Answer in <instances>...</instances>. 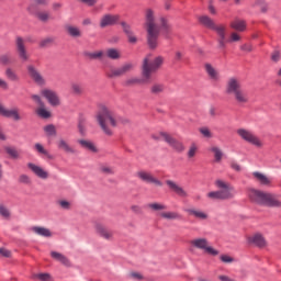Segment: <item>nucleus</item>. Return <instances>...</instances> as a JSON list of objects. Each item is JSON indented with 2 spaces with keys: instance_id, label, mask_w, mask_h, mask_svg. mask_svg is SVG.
I'll return each instance as SVG.
<instances>
[{
  "instance_id": "nucleus-1",
  "label": "nucleus",
  "mask_w": 281,
  "mask_h": 281,
  "mask_svg": "<svg viewBox=\"0 0 281 281\" xmlns=\"http://www.w3.org/2000/svg\"><path fill=\"white\" fill-rule=\"evenodd\" d=\"M153 55H147L143 59L142 65V76L143 79L139 78H130L125 81L126 87H135V85H144L150 82L153 80V74H157V70L161 68V65H164V57L157 56L154 59Z\"/></svg>"
},
{
  "instance_id": "nucleus-2",
  "label": "nucleus",
  "mask_w": 281,
  "mask_h": 281,
  "mask_svg": "<svg viewBox=\"0 0 281 281\" xmlns=\"http://www.w3.org/2000/svg\"><path fill=\"white\" fill-rule=\"evenodd\" d=\"M225 93L227 95H233L235 102L239 106L249 104V93H247V90L243 89V83L238 77H231L227 79L225 85Z\"/></svg>"
},
{
  "instance_id": "nucleus-3",
  "label": "nucleus",
  "mask_w": 281,
  "mask_h": 281,
  "mask_svg": "<svg viewBox=\"0 0 281 281\" xmlns=\"http://www.w3.org/2000/svg\"><path fill=\"white\" fill-rule=\"evenodd\" d=\"M145 29L149 49H157L159 45V24L155 21V11L147 9L145 12Z\"/></svg>"
},
{
  "instance_id": "nucleus-4",
  "label": "nucleus",
  "mask_w": 281,
  "mask_h": 281,
  "mask_svg": "<svg viewBox=\"0 0 281 281\" xmlns=\"http://www.w3.org/2000/svg\"><path fill=\"white\" fill-rule=\"evenodd\" d=\"M95 120L105 135H113L112 128L117 126V120L111 109L106 105H101L95 114Z\"/></svg>"
},
{
  "instance_id": "nucleus-5",
  "label": "nucleus",
  "mask_w": 281,
  "mask_h": 281,
  "mask_svg": "<svg viewBox=\"0 0 281 281\" xmlns=\"http://www.w3.org/2000/svg\"><path fill=\"white\" fill-rule=\"evenodd\" d=\"M248 198L255 205H263L266 207H281V201L278 195L258 189H250Z\"/></svg>"
},
{
  "instance_id": "nucleus-6",
  "label": "nucleus",
  "mask_w": 281,
  "mask_h": 281,
  "mask_svg": "<svg viewBox=\"0 0 281 281\" xmlns=\"http://www.w3.org/2000/svg\"><path fill=\"white\" fill-rule=\"evenodd\" d=\"M214 186L217 188V191H211L206 194L207 199H211V201H229L236 196L234 186L229 182L217 179Z\"/></svg>"
},
{
  "instance_id": "nucleus-7",
  "label": "nucleus",
  "mask_w": 281,
  "mask_h": 281,
  "mask_svg": "<svg viewBox=\"0 0 281 281\" xmlns=\"http://www.w3.org/2000/svg\"><path fill=\"white\" fill-rule=\"evenodd\" d=\"M237 135L247 144L255 146V148L265 147V142H262V139H260V137H258V135H256V133H254L251 130L238 128Z\"/></svg>"
},
{
  "instance_id": "nucleus-8",
  "label": "nucleus",
  "mask_w": 281,
  "mask_h": 281,
  "mask_svg": "<svg viewBox=\"0 0 281 281\" xmlns=\"http://www.w3.org/2000/svg\"><path fill=\"white\" fill-rule=\"evenodd\" d=\"M190 245L195 249H202V251H205V254H209V256H218L220 254L217 249L210 246V241H207V238H194L190 241Z\"/></svg>"
},
{
  "instance_id": "nucleus-9",
  "label": "nucleus",
  "mask_w": 281,
  "mask_h": 281,
  "mask_svg": "<svg viewBox=\"0 0 281 281\" xmlns=\"http://www.w3.org/2000/svg\"><path fill=\"white\" fill-rule=\"evenodd\" d=\"M15 52L23 63L30 60V53L27 52V46H25V40L21 36L15 37Z\"/></svg>"
},
{
  "instance_id": "nucleus-10",
  "label": "nucleus",
  "mask_w": 281,
  "mask_h": 281,
  "mask_svg": "<svg viewBox=\"0 0 281 281\" xmlns=\"http://www.w3.org/2000/svg\"><path fill=\"white\" fill-rule=\"evenodd\" d=\"M159 135L162 137L164 142L170 146V148L176 150V153H183L186 150V145L172 137L170 134L161 132Z\"/></svg>"
},
{
  "instance_id": "nucleus-11",
  "label": "nucleus",
  "mask_w": 281,
  "mask_h": 281,
  "mask_svg": "<svg viewBox=\"0 0 281 281\" xmlns=\"http://www.w3.org/2000/svg\"><path fill=\"white\" fill-rule=\"evenodd\" d=\"M26 69L30 78L33 80V82H35V85H37L38 87H45V85H47V80L36 68V66L29 65Z\"/></svg>"
},
{
  "instance_id": "nucleus-12",
  "label": "nucleus",
  "mask_w": 281,
  "mask_h": 281,
  "mask_svg": "<svg viewBox=\"0 0 281 281\" xmlns=\"http://www.w3.org/2000/svg\"><path fill=\"white\" fill-rule=\"evenodd\" d=\"M136 177L140 179V181H144V183H153V186H157V188H161L164 186V182L161 180L157 179L153 173L148 171L140 170L136 172Z\"/></svg>"
},
{
  "instance_id": "nucleus-13",
  "label": "nucleus",
  "mask_w": 281,
  "mask_h": 281,
  "mask_svg": "<svg viewBox=\"0 0 281 281\" xmlns=\"http://www.w3.org/2000/svg\"><path fill=\"white\" fill-rule=\"evenodd\" d=\"M41 95L47 100L50 106H60V97L56 91L44 88L41 90Z\"/></svg>"
},
{
  "instance_id": "nucleus-14",
  "label": "nucleus",
  "mask_w": 281,
  "mask_h": 281,
  "mask_svg": "<svg viewBox=\"0 0 281 281\" xmlns=\"http://www.w3.org/2000/svg\"><path fill=\"white\" fill-rule=\"evenodd\" d=\"M0 115L2 117H9L13 120L14 122H21V113L19 112L18 108L8 109L3 104L0 103Z\"/></svg>"
},
{
  "instance_id": "nucleus-15",
  "label": "nucleus",
  "mask_w": 281,
  "mask_h": 281,
  "mask_svg": "<svg viewBox=\"0 0 281 281\" xmlns=\"http://www.w3.org/2000/svg\"><path fill=\"white\" fill-rule=\"evenodd\" d=\"M166 186L169 188L170 192L177 194L181 199H188V191L183 189V187L179 186V183L175 182L173 180H166Z\"/></svg>"
},
{
  "instance_id": "nucleus-16",
  "label": "nucleus",
  "mask_w": 281,
  "mask_h": 281,
  "mask_svg": "<svg viewBox=\"0 0 281 281\" xmlns=\"http://www.w3.org/2000/svg\"><path fill=\"white\" fill-rule=\"evenodd\" d=\"M27 168L38 179H43L44 181L49 179V171L45 170V168H43V167H41V166H38L36 164H33V162H29L27 164Z\"/></svg>"
},
{
  "instance_id": "nucleus-17",
  "label": "nucleus",
  "mask_w": 281,
  "mask_h": 281,
  "mask_svg": "<svg viewBox=\"0 0 281 281\" xmlns=\"http://www.w3.org/2000/svg\"><path fill=\"white\" fill-rule=\"evenodd\" d=\"M117 21H120V15H117V14H104L100 19L99 25L102 29L111 27V26L115 25L117 23Z\"/></svg>"
},
{
  "instance_id": "nucleus-18",
  "label": "nucleus",
  "mask_w": 281,
  "mask_h": 281,
  "mask_svg": "<svg viewBox=\"0 0 281 281\" xmlns=\"http://www.w3.org/2000/svg\"><path fill=\"white\" fill-rule=\"evenodd\" d=\"M94 232L100 238H104V240H111L113 238V232L100 223L94 224Z\"/></svg>"
},
{
  "instance_id": "nucleus-19",
  "label": "nucleus",
  "mask_w": 281,
  "mask_h": 281,
  "mask_svg": "<svg viewBox=\"0 0 281 281\" xmlns=\"http://www.w3.org/2000/svg\"><path fill=\"white\" fill-rule=\"evenodd\" d=\"M252 177L254 179H256L257 183H259V186H262L263 188H271V178H269V176L260 172V171H255L252 172Z\"/></svg>"
},
{
  "instance_id": "nucleus-20",
  "label": "nucleus",
  "mask_w": 281,
  "mask_h": 281,
  "mask_svg": "<svg viewBox=\"0 0 281 281\" xmlns=\"http://www.w3.org/2000/svg\"><path fill=\"white\" fill-rule=\"evenodd\" d=\"M249 245H255V247H267V239L260 233H256L248 237Z\"/></svg>"
},
{
  "instance_id": "nucleus-21",
  "label": "nucleus",
  "mask_w": 281,
  "mask_h": 281,
  "mask_svg": "<svg viewBox=\"0 0 281 281\" xmlns=\"http://www.w3.org/2000/svg\"><path fill=\"white\" fill-rule=\"evenodd\" d=\"M204 69L210 80H212L213 82H218V80H221V72H218V70L214 66H212V64H205Z\"/></svg>"
},
{
  "instance_id": "nucleus-22",
  "label": "nucleus",
  "mask_w": 281,
  "mask_h": 281,
  "mask_svg": "<svg viewBox=\"0 0 281 281\" xmlns=\"http://www.w3.org/2000/svg\"><path fill=\"white\" fill-rule=\"evenodd\" d=\"M121 26L123 27L124 34H126V36H127L128 43H131V45H136L137 36L133 32V29H131V25L126 22H122Z\"/></svg>"
},
{
  "instance_id": "nucleus-23",
  "label": "nucleus",
  "mask_w": 281,
  "mask_h": 281,
  "mask_svg": "<svg viewBox=\"0 0 281 281\" xmlns=\"http://www.w3.org/2000/svg\"><path fill=\"white\" fill-rule=\"evenodd\" d=\"M216 34L220 36L217 40L218 43V48L220 49H225L226 45V35H227V30L225 29L224 25H218V27L216 29Z\"/></svg>"
},
{
  "instance_id": "nucleus-24",
  "label": "nucleus",
  "mask_w": 281,
  "mask_h": 281,
  "mask_svg": "<svg viewBox=\"0 0 281 281\" xmlns=\"http://www.w3.org/2000/svg\"><path fill=\"white\" fill-rule=\"evenodd\" d=\"M186 212L189 216H193L198 221H207V218H210V215H207L205 211H201L199 209H187Z\"/></svg>"
},
{
  "instance_id": "nucleus-25",
  "label": "nucleus",
  "mask_w": 281,
  "mask_h": 281,
  "mask_svg": "<svg viewBox=\"0 0 281 281\" xmlns=\"http://www.w3.org/2000/svg\"><path fill=\"white\" fill-rule=\"evenodd\" d=\"M57 148L67 155H76V149H74V147H71V145H69V143L63 138L57 142Z\"/></svg>"
},
{
  "instance_id": "nucleus-26",
  "label": "nucleus",
  "mask_w": 281,
  "mask_h": 281,
  "mask_svg": "<svg viewBox=\"0 0 281 281\" xmlns=\"http://www.w3.org/2000/svg\"><path fill=\"white\" fill-rule=\"evenodd\" d=\"M77 143L83 148L85 150H89V153H98V147L95 144L89 139H78Z\"/></svg>"
},
{
  "instance_id": "nucleus-27",
  "label": "nucleus",
  "mask_w": 281,
  "mask_h": 281,
  "mask_svg": "<svg viewBox=\"0 0 281 281\" xmlns=\"http://www.w3.org/2000/svg\"><path fill=\"white\" fill-rule=\"evenodd\" d=\"M31 232H33V234H36L37 236H43L44 238H52V231L43 226H33L31 228Z\"/></svg>"
},
{
  "instance_id": "nucleus-28",
  "label": "nucleus",
  "mask_w": 281,
  "mask_h": 281,
  "mask_svg": "<svg viewBox=\"0 0 281 281\" xmlns=\"http://www.w3.org/2000/svg\"><path fill=\"white\" fill-rule=\"evenodd\" d=\"M50 257L53 260H56L57 262H60L65 267H69L71 263L69 262V258L67 256L58 252V251H50Z\"/></svg>"
},
{
  "instance_id": "nucleus-29",
  "label": "nucleus",
  "mask_w": 281,
  "mask_h": 281,
  "mask_svg": "<svg viewBox=\"0 0 281 281\" xmlns=\"http://www.w3.org/2000/svg\"><path fill=\"white\" fill-rule=\"evenodd\" d=\"M4 153L8 155V157H10L13 160L21 159V151L16 149V147L14 146H5Z\"/></svg>"
},
{
  "instance_id": "nucleus-30",
  "label": "nucleus",
  "mask_w": 281,
  "mask_h": 281,
  "mask_svg": "<svg viewBox=\"0 0 281 281\" xmlns=\"http://www.w3.org/2000/svg\"><path fill=\"white\" fill-rule=\"evenodd\" d=\"M160 218H165V221H181V214L175 211H166L159 214Z\"/></svg>"
},
{
  "instance_id": "nucleus-31",
  "label": "nucleus",
  "mask_w": 281,
  "mask_h": 281,
  "mask_svg": "<svg viewBox=\"0 0 281 281\" xmlns=\"http://www.w3.org/2000/svg\"><path fill=\"white\" fill-rule=\"evenodd\" d=\"M199 21L202 25H204V27H209V30H214L216 32V29H218V25H216L207 15L200 16Z\"/></svg>"
},
{
  "instance_id": "nucleus-32",
  "label": "nucleus",
  "mask_w": 281,
  "mask_h": 281,
  "mask_svg": "<svg viewBox=\"0 0 281 281\" xmlns=\"http://www.w3.org/2000/svg\"><path fill=\"white\" fill-rule=\"evenodd\" d=\"M210 150L213 153L215 164H221L224 157L223 149L217 146H213Z\"/></svg>"
},
{
  "instance_id": "nucleus-33",
  "label": "nucleus",
  "mask_w": 281,
  "mask_h": 281,
  "mask_svg": "<svg viewBox=\"0 0 281 281\" xmlns=\"http://www.w3.org/2000/svg\"><path fill=\"white\" fill-rule=\"evenodd\" d=\"M231 27L233 30H236L237 32H245L247 29V24L244 20H235L231 22Z\"/></svg>"
},
{
  "instance_id": "nucleus-34",
  "label": "nucleus",
  "mask_w": 281,
  "mask_h": 281,
  "mask_svg": "<svg viewBox=\"0 0 281 281\" xmlns=\"http://www.w3.org/2000/svg\"><path fill=\"white\" fill-rule=\"evenodd\" d=\"M4 76L8 78V80H10V82H19V80H21L16 71H14L12 68H7Z\"/></svg>"
},
{
  "instance_id": "nucleus-35",
  "label": "nucleus",
  "mask_w": 281,
  "mask_h": 281,
  "mask_svg": "<svg viewBox=\"0 0 281 281\" xmlns=\"http://www.w3.org/2000/svg\"><path fill=\"white\" fill-rule=\"evenodd\" d=\"M35 113L38 115V117H42L43 120H49L52 117V112L45 109V105H41L36 109Z\"/></svg>"
},
{
  "instance_id": "nucleus-36",
  "label": "nucleus",
  "mask_w": 281,
  "mask_h": 281,
  "mask_svg": "<svg viewBox=\"0 0 281 281\" xmlns=\"http://www.w3.org/2000/svg\"><path fill=\"white\" fill-rule=\"evenodd\" d=\"M108 58H111V60H120L122 58V53H120V49L117 48H109L106 50Z\"/></svg>"
},
{
  "instance_id": "nucleus-37",
  "label": "nucleus",
  "mask_w": 281,
  "mask_h": 281,
  "mask_svg": "<svg viewBox=\"0 0 281 281\" xmlns=\"http://www.w3.org/2000/svg\"><path fill=\"white\" fill-rule=\"evenodd\" d=\"M34 150L38 153V155H44V157H47L48 159H52V155L41 143H36L34 145Z\"/></svg>"
},
{
  "instance_id": "nucleus-38",
  "label": "nucleus",
  "mask_w": 281,
  "mask_h": 281,
  "mask_svg": "<svg viewBox=\"0 0 281 281\" xmlns=\"http://www.w3.org/2000/svg\"><path fill=\"white\" fill-rule=\"evenodd\" d=\"M86 58H89L90 60H99L104 56V52L97 50V52H86L85 53Z\"/></svg>"
},
{
  "instance_id": "nucleus-39",
  "label": "nucleus",
  "mask_w": 281,
  "mask_h": 281,
  "mask_svg": "<svg viewBox=\"0 0 281 281\" xmlns=\"http://www.w3.org/2000/svg\"><path fill=\"white\" fill-rule=\"evenodd\" d=\"M147 207H148V210H151L153 212H161L164 210H167L166 204L157 203V202L147 204Z\"/></svg>"
},
{
  "instance_id": "nucleus-40",
  "label": "nucleus",
  "mask_w": 281,
  "mask_h": 281,
  "mask_svg": "<svg viewBox=\"0 0 281 281\" xmlns=\"http://www.w3.org/2000/svg\"><path fill=\"white\" fill-rule=\"evenodd\" d=\"M70 89H71L74 95H82V93H85L82 86L78 82H71Z\"/></svg>"
},
{
  "instance_id": "nucleus-41",
  "label": "nucleus",
  "mask_w": 281,
  "mask_h": 281,
  "mask_svg": "<svg viewBox=\"0 0 281 281\" xmlns=\"http://www.w3.org/2000/svg\"><path fill=\"white\" fill-rule=\"evenodd\" d=\"M36 16H37L38 21H42V23H47V21H49V19H52V14H49L48 11H40L36 13Z\"/></svg>"
},
{
  "instance_id": "nucleus-42",
  "label": "nucleus",
  "mask_w": 281,
  "mask_h": 281,
  "mask_svg": "<svg viewBox=\"0 0 281 281\" xmlns=\"http://www.w3.org/2000/svg\"><path fill=\"white\" fill-rule=\"evenodd\" d=\"M108 78H120L124 76V72L122 71V68H113L106 74Z\"/></svg>"
},
{
  "instance_id": "nucleus-43",
  "label": "nucleus",
  "mask_w": 281,
  "mask_h": 281,
  "mask_svg": "<svg viewBox=\"0 0 281 281\" xmlns=\"http://www.w3.org/2000/svg\"><path fill=\"white\" fill-rule=\"evenodd\" d=\"M108 78H120L124 76V72L122 71V68H113L106 74Z\"/></svg>"
},
{
  "instance_id": "nucleus-44",
  "label": "nucleus",
  "mask_w": 281,
  "mask_h": 281,
  "mask_svg": "<svg viewBox=\"0 0 281 281\" xmlns=\"http://www.w3.org/2000/svg\"><path fill=\"white\" fill-rule=\"evenodd\" d=\"M0 216L5 220H9L12 216L10 209H8L3 203H0Z\"/></svg>"
},
{
  "instance_id": "nucleus-45",
  "label": "nucleus",
  "mask_w": 281,
  "mask_h": 281,
  "mask_svg": "<svg viewBox=\"0 0 281 281\" xmlns=\"http://www.w3.org/2000/svg\"><path fill=\"white\" fill-rule=\"evenodd\" d=\"M67 32L74 38H79V36H82V32H80V29L76 26H67Z\"/></svg>"
},
{
  "instance_id": "nucleus-46",
  "label": "nucleus",
  "mask_w": 281,
  "mask_h": 281,
  "mask_svg": "<svg viewBox=\"0 0 281 281\" xmlns=\"http://www.w3.org/2000/svg\"><path fill=\"white\" fill-rule=\"evenodd\" d=\"M196 153H199V146L196 144H191L189 150L187 153L188 159H194L196 157Z\"/></svg>"
},
{
  "instance_id": "nucleus-47",
  "label": "nucleus",
  "mask_w": 281,
  "mask_h": 281,
  "mask_svg": "<svg viewBox=\"0 0 281 281\" xmlns=\"http://www.w3.org/2000/svg\"><path fill=\"white\" fill-rule=\"evenodd\" d=\"M44 132L48 137H54L56 136V126L54 124H49L44 126Z\"/></svg>"
},
{
  "instance_id": "nucleus-48",
  "label": "nucleus",
  "mask_w": 281,
  "mask_h": 281,
  "mask_svg": "<svg viewBox=\"0 0 281 281\" xmlns=\"http://www.w3.org/2000/svg\"><path fill=\"white\" fill-rule=\"evenodd\" d=\"M12 63V56L10 54L0 55V65H10Z\"/></svg>"
},
{
  "instance_id": "nucleus-49",
  "label": "nucleus",
  "mask_w": 281,
  "mask_h": 281,
  "mask_svg": "<svg viewBox=\"0 0 281 281\" xmlns=\"http://www.w3.org/2000/svg\"><path fill=\"white\" fill-rule=\"evenodd\" d=\"M199 132L206 139H212V137H213L212 131H210L209 127H200Z\"/></svg>"
},
{
  "instance_id": "nucleus-50",
  "label": "nucleus",
  "mask_w": 281,
  "mask_h": 281,
  "mask_svg": "<svg viewBox=\"0 0 281 281\" xmlns=\"http://www.w3.org/2000/svg\"><path fill=\"white\" fill-rule=\"evenodd\" d=\"M54 43V37H45L40 42V47H49Z\"/></svg>"
},
{
  "instance_id": "nucleus-51",
  "label": "nucleus",
  "mask_w": 281,
  "mask_h": 281,
  "mask_svg": "<svg viewBox=\"0 0 281 281\" xmlns=\"http://www.w3.org/2000/svg\"><path fill=\"white\" fill-rule=\"evenodd\" d=\"M151 93L154 94H159L164 92V85L161 83H155L151 89H150Z\"/></svg>"
},
{
  "instance_id": "nucleus-52",
  "label": "nucleus",
  "mask_w": 281,
  "mask_h": 281,
  "mask_svg": "<svg viewBox=\"0 0 281 281\" xmlns=\"http://www.w3.org/2000/svg\"><path fill=\"white\" fill-rule=\"evenodd\" d=\"M19 183H24L25 186H30L32 183V178L30 176L22 173L19 177Z\"/></svg>"
},
{
  "instance_id": "nucleus-53",
  "label": "nucleus",
  "mask_w": 281,
  "mask_h": 281,
  "mask_svg": "<svg viewBox=\"0 0 281 281\" xmlns=\"http://www.w3.org/2000/svg\"><path fill=\"white\" fill-rule=\"evenodd\" d=\"M133 64L132 63H126L123 66H121V71H123V76H126V74L133 71Z\"/></svg>"
},
{
  "instance_id": "nucleus-54",
  "label": "nucleus",
  "mask_w": 281,
  "mask_h": 281,
  "mask_svg": "<svg viewBox=\"0 0 281 281\" xmlns=\"http://www.w3.org/2000/svg\"><path fill=\"white\" fill-rule=\"evenodd\" d=\"M57 203L61 207V210H71V202L67 200H59Z\"/></svg>"
},
{
  "instance_id": "nucleus-55",
  "label": "nucleus",
  "mask_w": 281,
  "mask_h": 281,
  "mask_svg": "<svg viewBox=\"0 0 281 281\" xmlns=\"http://www.w3.org/2000/svg\"><path fill=\"white\" fill-rule=\"evenodd\" d=\"M100 172H102L103 175H115V171L113 170V168L109 166H101Z\"/></svg>"
},
{
  "instance_id": "nucleus-56",
  "label": "nucleus",
  "mask_w": 281,
  "mask_h": 281,
  "mask_svg": "<svg viewBox=\"0 0 281 281\" xmlns=\"http://www.w3.org/2000/svg\"><path fill=\"white\" fill-rule=\"evenodd\" d=\"M34 278L41 281H49L52 279V276H49V273H40L35 274Z\"/></svg>"
},
{
  "instance_id": "nucleus-57",
  "label": "nucleus",
  "mask_w": 281,
  "mask_h": 281,
  "mask_svg": "<svg viewBox=\"0 0 281 281\" xmlns=\"http://www.w3.org/2000/svg\"><path fill=\"white\" fill-rule=\"evenodd\" d=\"M31 98H32L33 102H35L40 105V108L45 105V103L43 102V99H41V95L33 94Z\"/></svg>"
},
{
  "instance_id": "nucleus-58",
  "label": "nucleus",
  "mask_w": 281,
  "mask_h": 281,
  "mask_svg": "<svg viewBox=\"0 0 281 281\" xmlns=\"http://www.w3.org/2000/svg\"><path fill=\"white\" fill-rule=\"evenodd\" d=\"M280 58H281V55H280V52H279V50H274V52L271 54V61H272V63H279V61H280Z\"/></svg>"
},
{
  "instance_id": "nucleus-59",
  "label": "nucleus",
  "mask_w": 281,
  "mask_h": 281,
  "mask_svg": "<svg viewBox=\"0 0 281 281\" xmlns=\"http://www.w3.org/2000/svg\"><path fill=\"white\" fill-rule=\"evenodd\" d=\"M220 260H222V262H225V263L234 262V258H232L229 255H222L220 257Z\"/></svg>"
},
{
  "instance_id": "nucleus-60",
  "label": "nucleus",
  "mask_w": 281,
  "mask_h": 281,
  "mask_svg": "<svg viewBox=\"0 0 281 281\" xmlns=\"http://www.w3.org/2000/svg\"><path fill=\"white\" fill-rule=\"evenodd\" d=\"M160 27L161 30H165V32H168L169 25H168V20L166 18H160Z\"/></svg>"
},
{
  "instance_id": "nucleus-61",
  "label": "nucleus",
  "mask_w": 281,
  "mask_h": 281,
  "mask_svg": "<svg viewBox=\"0 0 281 281\" xmlns=\"http://www.w3.org/2000/svg\"><path fill=\"white\" fill-rule=\"evenodd\" d=\"M33 5H49V0H32Z\"/></svg>"
},
{
  "instance_id": "nucleus-62",
  "label": "nucleus",
  "mask_w": 281,
  "mask_h": 281,
  "mask_svg": "<svg viewBox=\"0 0 281 281\" xmlns=\"http://www.w3.org/2000/svg\"><path fill=\"white\" fill-rule=\"evenodd\" d=\"M231 168L232 170H235V172H240L243 170L240 165L236 161H231Z\"/></svg>"
},
{
  "instance_id": "nucleus-63",
  "label": "nucleus",
  "mask_w": 281,
  "mask_h": 281,
  "mask_svg": "<svg viewBox=\"0 0 281 281\" xmlns=\"http://www.w3.org/2000/svg\"><path fill=\"white\" fill-rule=\"evenodd\" d=\"M237 41H240V35H238L237 33H232L231 34V38H229V43H237Z\"/></svg>"
},
{
  "instance_id": "nucleus-64",
  "label": "nucleus",
  "mask_w": 281,
  "mask_h": 281,
  "mask_svg": "<svg viewBox=\"0 0 281 281\" xmlns=\"http://www.w3.org/2000/svg\"><path fill=\"white\" fill-rule=\"evenodd\" d=\"M130 278H132V280H142L144 277L139 272H131Z\"/></svg>"
}]
</instances>
